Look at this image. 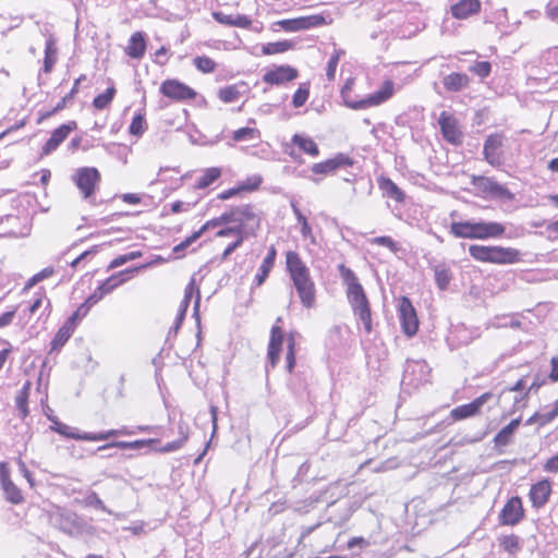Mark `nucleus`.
I'll return each mask as SVG.
<instances>
[{
	"mask_svg": "<svg viewBox=\"0 0 558 558\" xmlns=\"http://www.w3.org/2000/svg\"><path fill=\"white\" fill-rule=\"evenodd\" d=\"M353 165V160L344 154H338L331 159L323 162L314 163L312 167L313 173L316 174H328L337 170L338 168L350 167Z\"/></svg>",
	"mask_w": 558,
	"mask_h": 558,
	"instance_id": "6ab92c4d",
	"label": "nucleus"
},
{
	"mask_svg": "<svg viewBox=\"0 0 558 558\" xmlns=\"http://www.w3.org/2000/svg\"><path fill=\"white\" fill-rule=\"evenodd\" d=\"M282 331L277 325L272 326L270 340L268 344V360L272 367H275L280 359L281 345H282Z\"/></svg>",
	"mask_w": 558,
	"mask_h": 558,
	"instance_id": "b1692460",
	"label": "nucleus"
},
{
	"mask_svg": "<svg viewBox=\"0 0 558 558\" xmlns=\"http://www.w3.org/2000/svg\"><path fill=\"white\" fill-rule=\"evenodd\" d=\"M29 389L31 383L27 381L15 397L16 409L20 413L21 418H25L28 415L27 400Z\"/></svg>",
	"mask_w": 558,
	"mask_h": 558,
	"instance_id": "f704fd0d",
	"label": "nucleus"
},
{
	"mask_svg": "<svg viewBox=\"0 0 558 558\" xmlns=\"http://www.w3.org/2000/svg\"><path fill=\"white\" fill-rule=\"evenodd\" d=\"M230 222H232L231 209L228 211H225L220 217L207 221L205 225L202 226V228L199 229V232L203 234L205 231H207L210 228H216L218 226L230 223Z\"/></svg>",
	"mask_w": 558,
	"mask_h": 558,
	"instance_id": "09e8293b",
	"label": "nucleus"
},
{
	"mask_svg": "<svg viewBox=\"0 0 558 558\" xmlns=\"http://www.w3.org/2000/svg\"><path fill=\"white\" fill-rule=\"evenodd\" d=\"M293 47V43L289 40L268 43L263 47L264 54H276L282 53L290 50Z\"/></svg>",
	"mask_w": 558,
	"mask_h": 558,
	"instance_id": "ea45409f",
	"label": "nucleus"
},
{
	"mask_svg": "<svg viewBox=\"0 0 558 558\" xmlns=\"http://www.w3.org/2000/svg\"><path fill=\"white\" fill-rule=\"evenodd\" d=\"M378 185H379V189L383 191V193L387 197L392 198L399 203L403 202L404 193L389 178H385V177L379 178Z\"/></svg>",
	"mask_w": 558,
	"mask_h": 558,
	"instance_id": "cd10ccee",
	"label": "nucleus"
},
{
	"mask_svg": "<svg viewBox=\"0 0 558 558\" xmlns=\"http://www.w3.org/2000/svg\"><path fill=\"white\" fill-rule=\"evenodd\" d=\"M339 274L347 286V298L353 313L360 318L367 333L372 331V314L367 296L357 277L343 264L338 266Z\"/></svg>",
	"mask_w": 558,
	"mask_h": 558,
	"instance_id": "f257e3e1",
	"label": "nucleus"
},
{
	"mask_svg": "<svg viewBox=\"0 0 558 558\" xmlns=\"http://www.w3.org/2000/svg\"><path fill=\"white\" fill-rule=\"evenodd\" d=\"M352 87L353 80L349 78L341 88V97L343 98L344 105L354 110H361L367 107L378 106L388 100L395 93V83L390 80H387L383 83V85L377 92L373 93L366 98L355 101L350 99V93L352 90Z\"/></svg>",
	"mask_w": 558,
	"mask_h": 558,
	"instance_id": "20e7f679",
	"label": "nucleus"
},
{
	"mask_svg": "<svg viewBox=\"0 0 558 558\" xmlns=\"http://www.w3.org/2000/svg\"><path fill=\"white\" fill-rule=\"evenodd\" d=\"M438 123L445 140L452 144L461 142V132L457 128L456 120L447 112H441Z\"/></svg>",
	"mask_w": 558,
	"mask_h": 558,
	"instance_id": "aec40b11",
	"label": "nucleus"
},
{
	"mask_svg": "<svg viewBox=\"0 0 558 558\" xmlns=\"http://www.w3.org/2000/svg\"><path fill=\"white\" fill-rule=\"evenodd\" d=\"M539 416V426H544L550 422H553L557 416L558 412H556L555 409H551L550 411L546 413H538Z\"/></svg>",
	"mask_w": 558,
	"mask_h": 558,
	"instance_id": "69168bd1",
	"label": "nucleus"
},
{
	"mask_svg": "<svg viewBox=\"0 0 558 558\" xmlns=\"http://www.w3.org/2000/svg\"><path fill=\"white\" fill-rule=\"evenodd\" d=\"M276 255H277V251H276L275 246L271 245L269 247L267 255L265 256L262 265L258 268V272L255 276L254 282L256 283V286H262L265 282V280L267 279L271 268L275 265Z\"/></svg>",
	"mask_w": 558,
	"mask_h": 558,
	"instance_id": "a878e982",
	"label": "nucleus"
},
{
	"mask_svg": "<svg viewBox=\"0 0 558 558\" xmlns=\"http://www.w3.org/2000/svg\"><path fill=\"white\" fill-rule=\"evenodd\" d=\"M292 143L298 145L299 148L307 155L316 157L319 154L317 144L311 137H305V136L295 134L292 137Z\"/></svg>",
	"mask_w": 558,
	"mask_h": 558,
	"instance_id": "7c9ffc66",
	"label": "nucleus"
},
{
	"mask_svg": "<svg viewBox=\"0 0 558 558\" xmlns=\"http://www.w3.org/2000/svg\"><path fill=\"white\" fill-rule=\"evenodd\" d=\"M295 366L294 340L290 339L288 342V351L286 356V367L289 373H292Z\"/></svg>",
	"mask_w": 558,
	"mask_h": 558,
	"instance_id": "13d9d810",
	"label": "nucleus"
},
{
	"mask_svg": "<svg viewBox=\"0 0 558 558\" xmlns=\"http://www.w3.org/2000/svg\"><path fill=\"white\" fill-rule=\"evenodd\" d=\"M505 136L499 133L490 134L484 143L483 154L485 160L493 167H499L504 162L501 148L504 146Z\"/></svg>",
	"mask_w": 558,
	"mask_h": 558,
	"instance_id": "6e6552de",
	"label": "nucleus"
},
{
	"mask_svg": "<svg viewBox=\"0 0 558 558\" xmlns=\"http://www.w3.org/2000/svg\"><path fill=\"white\" fill-rule=\"evenodd\" d=\"M480 9V0H460L451 5V13L456 19L463 20L477 13Z\"/></svg>",
	"mask_w": 558,
	"mask_h": 558,
	"instance_id": "393cba45",
	"label": "nucleus"
},
{
	"mask_svg": "<svg viewBox=\"0 0 558 558\" xmlns=\"http://www.w3.org/2000/svg\"><path fill=\"white\" fill-rule=\"evenodd\" d=\"M114 95L116 88L113 86L108 87L102 94L94 98V107L99 110L105 109L112 101Z\"/></svg>",
	"mask_w": 558,
	"mask_h": 558,
	"instance_id": "a19ab883",
	"label": "nucleus"
},
{
	"mask_svg": "<svg viewBox=\"0 0 558 558\" xmlns=\"http://www.w3.org/2000/svg\"><path fill=\"white\" fill-rule=\"evenodd\" d=\"M89 306L85 303H83L69 318L66 322H72V326L73 327H76V323L78 319H81L82 317L86 316L88 311H89Z\"/></svg>",
	"mask_w": 558,
	"mask_h": 558,
	"instance_id": "bf43d9fd",
	"label": "nucleus"
},
{
	"mask_svg": "<svg viewBox=\"0 0 558 558\" xmlns=\"http://www.w3.org/2000/svg\"><path fill=\"white\" fill-rule=\"evenodd\" d=\"M372 244L385 246L389 248L392 253H398L400 250V245L391 238L387 235L376 236L369 240Z\"/></svg>",
	"mask_w": 558,
	"mask_h": 558,
	"instance_id": "8fccbe9b",
	"label": "nucleus"
},
{
	"mask_svg": "<svg viewBox=\"0 0 558 558\" xmlns=\"http://www.w3.org/2000/svg\"><path fill=\"white\" fill-rule=\"evenodd\" d=\"M435 281L439 290L445 291L452 279L450 268L445 264H439L434 267Z\"/></svg>",
	"mask_w": 558,
	"mask_h": 558,
	"instance_id": "c756f323",
	"label": "nucleus"
},
{
	"mask_svg": "<svg viewBox=\"0 0 558 558\" xmlns=\"http://www.w3.org/2000/svg\"><path fill=\"white\" fill-rule=\"evenodd\" d=\"M195 292L197 295H196V300L194 302L193 311H194V316H196L197 320L199 322L198 308H199V303H201V294H199V290L195 286V279L192 278L191 281L189 282V284L184 289V298L183 299L192 300L193 294Z\"/></svg>",
	"mask_w": 558,
	"mask_h": 558,
	"instance_id": "37998d69",
	"label": "nucleus"
},
{
	"mask_svg": "<svg viewBox=\"0 0 558 558\" xmlns=\"http://www.w3.org/2000/svg\"><path fill=\"white\" fill-rule=\"evenodd\" d=\"M85 505L88 507H93L102 512H107L111 514V511L106 507L104 501L99 498V496L95 492H90L85 498Z\"/></svg>",
	"mask_w": 558,
	"mask_h": 558,
	"instance_id": "603ef678",
	"label": "nucleus"
},
{
	"mask_svg": "<svg viewBox=\"0 0 558 558\" xmlns=\"http://www.w3.org/2000/svg\"><path fill=\"white\" fill-rule=\"evenodd\" d=\"M100 179V172L95 167L78 168L72 175L73 182L85 199L92 197L95 194Z\"/></svg>",
	"mask_w": 558,
	"mask_h": 558,
	"instance_id": "0eeeda50",
	"label": "nucleus"
},
{
	"mask_svg": "<svg viewBox=\"0 0 558 558\" xmlns=\"http://www.w3.org/2000/svg\"><path fill=\"white\" fill-rule=\"evenodd\" d=\"M236 235V238L241 235H243L244 238L246 236L243 231L238 227H227L225 229H221L217 232V236H229V235Z\"/></svg>",
	"mask_w": 558,
	"mask_h": 558,
	"instance_id": "0e129e2a",
	"label": "nucleus"
},
{
	"mask_svg": "<svg viewBox=\"0 0 558 558\" xmlns=\"http://www.w3.org/2000/svg\"><path fill=\"white\" fill-rule=\"evenodd\" d=\"M219 99L225 104H231L240 98L239 88L235 85L226 86L219 89Z\"/></svg>",
	"mask_w": 558,
	"mask_h": 558,
	"instance_id": "a18cd8bd",
	"label": "nucleus"
},
{
	"mask_svg": "<svg viewBox=\"0 0 558 558\" xmlns=\"http://www.w3.org/2000/svg\"><path fill=\"white\" fill-rule=\"evenodd\" d=\"M521 423V418L512 420L508 425L501 428L497 435L494 437V444L496 448H504L511 442V438L519 427Z\"/></svg>",
	"mask_w": 558,
	"mask_h": 558,
	"instance_id": "bb28decb",
	"label": "nucleus"
},
{
	"mask_svg": "<svg viewBox=\"0 0 558 558\" xmlns=\"http://www.w3.org/2000/svg\"><path fill=\"white\" fill-rule=\"evenodd\" d=\"M298 75L296 69L290 65H279L272 70H268L263 75V81L270 85H281L295 80Z\"/></svg>",
	"mask_w": 558,
	"mask_h": 558,
	"instance_id": "2eb2a0df",
	"label": "nucleus"
},
{
	"mask_svg": "<svg viewBox=\"0 0 558 558\" xmlns=\"http://www.w3.org/2000/svg\"><path fill=\"white\" fill-rule=\"evenodd\" d=\"M253 180H254V182L251 185H240L238 187L229 189V190L220 193L218 195V197L220 199H229V198L233 197L234 195H236L241 191H254V190L258 189V186L262 183V178L259 175H255V178Z\"/></svg>",
	"mask_w": 558,
	"mask_h": 558,
	"instance_id": "e433bc0d",
	"label": "nucleus"
},
{
	"mask_svg": "<svg viewBox=\"0 0 558 558\" xmlns=\"http://www.w3.org/2000/svg\"><path fill=\"white\" fill-rule=\"evenodd\" d=\"M244 236L240 234L239 238L232 243H230L223 251L221 255V259H227L242 243H243Z\"/></svg>",
	"mask_w": 558,
	"mask_h": 558,
	"instance_id": "680f3d73",
	"label": "nucleus"
},
{
	"mask_svg": "<svg viewBox=\"0 0 558 558\" xmlns=\"http://www.w3.org/2000/svg\"><path fill=\"white\" fill-rule=\"evenodd\" d=\"M123 279H118V276L113 275L109 277L107 280L101 282V284L98 286V288L102 291V293L109 294L111 293L117 287L123 283Z\"/></svg>",
	"mask_w": 558,
	"mask_h": 558,
	"instance_id": "4d7b16f0",
	"label": "nucleus"
},
{
	"mask_svg": "<svg viewBox=\"0 0 558 558\" xmlns=\"http://www.w3.org/2000/svg\"><path fill=\"white\" fill-rule=\"evenodd\" d=\"M193 64L203 73H213L216 70V62L206 56H198L193 59Z\"/></svg>",
	"mask_w": 558,
	"mask_h": 558,
	"instance_id": "c03bdc74",
	"label": "nucleus"
},
{
	"mask_svg": "<svg viewBox=\"0 0 558 558\" xmlns=\"http://www.w3.org/2000/svg\"><path fill=\"white\" fill-rule=\"evenodd\" d=\"M0 484L7 501L19 505L24 497L21 489L11 481L10 470L5 462H0Z\"/></svg>",
	"mask_w": 558,
	"mask_h": 558,
	"instance_id": "9b49d317",
	"label": "nucleus"
},
{
	"mask_svg": "<svg viewBox=\"0 0 558 558\" xmlns=\"http://www.w3.org/2000/svg\"><path fill=\"white\" fill-rule=\"evenodd\" d=\"M325 23L323 15L302 16L298 19L282 20L278 24L287 32H298L320 26Z\"/></svg>",
	"mask_w": 558,
	"mask_h": 558,
	"instance_id": "4468645a",
	"label": "nucleus"
},
{
	"mask_svg": "<svg viewBox=\"0 0 558 558\" xmlns=\"http://www.w3.org/2000/svg\"><path fill=\"white\" fill-rule=\"evenodd\" d=\"M146 129L145 118L142 114H136L133 117L132 122L129 126L130 134L134 136H141Z\"/></svg>",
	"mask_w": 558,
	"mask_h": 558,
	"instance_id": "3c124183",
	"label": "nucleus"
},
{
	"mask_svg": "<svg viewBox=\"0 0 558 558\" xmlns=\"http://www.w3.org/2000/svg\"><path fill=\"white\" fill-rule=\"evenodd\" d=\"M177 429H178V435H179V438L177 440H182V445H184L186 442V440L189 439V434H190L189 424L181 418L177 424Z\"/></svg>",
	"mask_w": 558,
	"mask_h": 558,
	"instance_id": "052dcab7",
	"label": "nucleus"
},
{
	"mask_svg": "<svg viewBox=\"0 0 558 558\" xmlns=\"http://www.w3.org/2000/svg\"><path fill=\"white\" fill-rule=\"evenodd\" d=\"M543 470L547 473H558V453L544 463Z\"/></svg>",
	"mask_w": 558,
	"mask_h": 558,
	"instance_id": "e2e57ef3",
	"label": "nucleus"
},
{
	"mask_svg": "<svg viewBox=\"0 0 558 558\" xmlns=\"http://www.w3.org/2000/svg\"><path fill=\"white\" fill-rule=\"evenodd\" d=\"M53 524L66 534H73L81 529L78 515L66 509H58L51 514Z\"/></svg>",
	"mask_w": 558,
	"mask_h": 558,
	"instance_id": "ddd939ff",
	"label": "nucleus"
},
{
	"mask_svg": "<svg viewBox=\"0 0 558 558\" xmlns=\"http://www.w3.org/2000/svg\"><path fill=\"white\" fill-rule=\"evenodd\" d=\"M133 432H128L125 429H110L101 433H83L81 436V440H89V441H99L107 440L110 437L118 435H132Z\"/></svg>",
	"mask_w": 558,
	"mask_h": 558,
	"instance_id": "2f4dec72",
	"label": "nucleus"
},
{
	"mask_svg": "<svg viewBox=\"0 0 558 558\" xmlns=\"http://www.w3.org/2000/svg\"><path fill=\"white\" fill-rule=\"evenodd\" d=\"M49 420L53 423V426H51V429L54 430L56 433H58V434H60L62 436H65L68 438L81 440L82 434L74 433L72 430V427H70L69 425L63 424V423H61V422H59V421H57L56 418H52V417H49Z\"/></svg>",
	"mask_w": 558,
	"mask_h": 558,
	"instance_id": "79ce46f5",
	"label": "nucleus"
},
{
	"mask_svg": "<svg viewBox=\"0 0 558 558\" xmlns=\"http://www.w3.org/2000/svg\"><path fill=\"white\" fill-rule=\"evenodd\" d=\"M213 16L220 24L233 26V15L225 14L222 12H214Z\"/></svg>",
	"mask_w": 558,
	"mask_h": 558,
	"instance_id": "338daca9",
	"label": "nucleus"
},
{
	"mask_svg": "<svg viewBox=\"0 0 558 558\" xmlns=\"http://www.w3.org/2000/svg\"><path fill=\"white\" fill-rule=\"evenodd\" d=\"M75 327L72 326V322H65V324L57 331L56 336L51 341V350H58L62 348L74 332Z\"/></svg>",
	"mask_w": 558,
	"mask_h": 558,
	"instance_id": "c85d7f7f",
	"label": "nucleus"
},
{
	"mask_svg": "<svg viewBox=\"0 0 558 558\" xmlns=\"http://www.w3.org/2000/svg\"><path fill=\"white\" fill-rule=\"evenodd\" d=\"M160 93L177 101L193 99L196 96L194 89L177 80L165 81L160 86Z\"/></svg>",
	"mask_w": 558,
	"mask_h": 558,
	"instance_id": "9d476101",
	"label": "nucleus"
},
{
	"mask_svg": "<svg viewBox=\"0 0 558 558\" xmlns=\"http://www.w3.org/2000/svg\"><path fill=\"white\" fill-rule=\"evenodd\" d=\"M551 494V484L549 480L544 478L531 486L529 497L532 506L536 509L544 507Z\"/></svg>",
	"mask_w": 558,
	"mask_h": 558,
	"instance_id": "a211bd4d",
	"label": "nucleus"
},
{
	"mask_svg": "<svg viewBox=\"0 0 558 558\" xmlns=\"http://www.w3.org/2000/svg\"><path fill=\"white\" fill-rule=\"evenodd\" d=\"M399 317L403 332L412 337L418 329V320L415 310L408 298H402L399 306Z\"/></svg>",
	"mask_w": 558,
	"mask_h": 558,
	"instance_id": "1a4fd4ad",
	"label": "nucleus"
},
{
	"mask_svg": "<svg viewBox=\"0 0 558 558\" xmlns=\"http://www.w3.org/2000/svg\"><path fill=\"white\" fill-rule=\"evenodd\" d=\"M287 269L293 281L301 303L311 308L315 303V283L311 278L310 269L296 252L289 251L286 255Z\"/></svg>",
	"mask_w": 558,
	"mask_h": 558,
	"instance_id": "f03ea898",
	"label": "nucleus"
},
{
	"mask_svg": "<svg viewBox=\"0 0 558 558\" xmlns=\"http://www.w3.org/2000/svg\"><path fill=\"white\" fill-rule=\"evenodd\" d=\"M310 96V89L305 84L300 85L292 98V105L295 108L302 107Z\"/></svg>",
	"mask_w": 558,
	"mask_h": 558,
	"instance_id": "5fc2aeb1",
	"label": "nucleus"
},
{
	"mask_svg": "<svg viewBox=\"0 0 558 558\" xmlns=\"http://www.w3.org/2000/svg\"><path fill=\"white\" fill-rule=\"evenodd\" d=\"M76 129V122L71 121L69 123L62 124L57 128L50 138L46 142L43 150L45 154H49L52 150L57 149V147L68 137L71 131Z\"/></svg>",
	"mask_w": 558,
	"mask_h": 558,
	"instance_id": "412c9836",
	"label": "nucleus"
},
{
	"mask_svg": "<svg viewBox=\"0 0 558 558\" xmlns=\"http://www.w3.org/2000/svg\"><path fill=\"white\" fill-rule=\"evenodd\" d=\"M344 54V51L342 49H336L330 57L327 69H326V76L328 81H333L336 76V70L339 63L340 58Z\"/></svg>",
	"mask_w": 558,
	"mask_h": 558,
	"instance_id": "49530a36",
	"label": "nucleus"
},
{
	"mask_svg": "<svg viewBox=\"0 0 558 558\" xmlns=\"http://www.w3.org/2000/svg\"><path fill=\"white\" fill-rule=\"evenodd\" d=\"M524 515V509L521 498L515 496L511 497L499 513V523L501 525H515Z\"/></svg>",
	"mask_w": 558,
	"mask_h": 558,
	"instance_id": "f8f14e48",
	"label": "nucleus"
},
{
	"mask_svg": "<svg viewBox=\"0 0 558 558\" xmlns=\"http://www.w3.org/2000/svg\"><path fill=\"white\" fill-rule=\"evenodd\" d=\"M471 78L468 74L452 72L442 77V85L447 92L460 93L470 86Z\"/></svg>",
	"mask_w": 558,
	"mask_h": 558,
	"instance_id": "4be33fe9",
	"label": "nucleus"
},
{
	"mask_svg": "<svg viewBox=\"0 0 558 558\" xmlns=\"http://www.w3.org/2000/svg\"><path fill=\"white\" fill-rule=\"evenodd\" d=\"M490 397L492 395L489 392H486L468 404H462L452 409L450 413L451 417L456 421H460L474 416L480 412L482 407L490 399Z\"/></svg>",
	"mask_w": 558,
	"mask_h": 558,
	"instance_id": "dca6fc26",
	"label": "nucleus"
},
{
	"mask_svg": "<svg viewBox=\"0 0 558 558\" xmlns=\"http://www.w3.org/2000/svg\"><path fill=\"white\" fill-rule=\"evenodd\" d=\"M474 184L483 192L494 196L506 199H513V194L504 185L499 184L493 178L478 177L474 178Z\"/></svg>",
	"mask_w": 558,
	"mask_h": 558,
	"instance_id": "f3484780",
	"label": "nucleus"
},
{
	"mask_svg": "<svg viewBox=\"0 0 558 558\" xmlns=\"http://www.w3.org/2000/svg\"><path fill=\"white\" fill-rule=\"evenodd\" d=\"M146 51V35L143 32H135L131 35L125 47V53L133 59H142Z\"/></svg>",
	"mask_w": 558,
	"mask_h": 558,
	"instance_id": "5701e85b",
	"label": "nucleus"
},
{
	"mask_svg": "<svg viewBox=\"0 0 558 558\" xmlns=\"http://www.w3.org/2000/svg\"><path fill=\"white\" fill-rule=\"evenodd\" d=\"M221 175L219 168H208L197 180L196 186L198 189H206L214 183Z\"/></svg>",
	"mask_w": 558,
	"mask_h": 558,
	"instance_id": "58836bf2",
	"label": "nucleus"
},
{
	"mask_svg": "<svg viewBox=\"0 0 558 558\" xmlns=\"http://www.w3.org/2000/svg\"><path fill=\"white\" fill-rule=\"evenodd\" d=\"M202 236V233L199 230L193 232L190 236H187L185 240L180 242L173 247V253L177 255V257L183 256L185 250L192 245L196 240H198Z\"/></svg>",
	"mask_w": 558,
	"mask_h": 558,
	"instance_id": "de8ad7c7",
	"label": "nucleus"
},
{
	"mask_svg": "<svg viewBox=\"0 0 558 558\" xmlns=\"http://www.w3.org/2000/svg\"><path fill=\"white\" fill-rule=\"evenodd\" d=\"M469 253L478 262L501 265L517 263L520 255L515 248L478 244L470 245Z\"/></svg>",
	"mask_w": 558,
	"mask_h": 558,
	"instance_id": "39448f33",
	"label": "nucleus"
},
{
	"mask_svg": "<svg viewBox=\"0 0 558 558\" xmlns=\"http://www.w3.org/2000/svg\"><path fill=\"white\" fill-rule=\"evenodd\" d=\"M499 546L507 551L510 555L517 554L521 546H520V539L517 535L510 534V535H501L498 538Z\"/></svg>",
	"mask_w": 558,
	"mask_h": 558,
	"instance_id": "c9c22d12",
	"label": "nucleus"
},
{
	"mask_svg": "<svg viewBox=\"0 0 558 558\" xmlns=\"http://www.w3.org/2000/svg\"><path fill=\"white\" fill-rule=\"evenodd\" d=\"M470 71L477 76L485 78L492 72V64L488 61H478L470 66Z\"/></svg>",
	"mask_w": 558,
	"mask_h": 558,
	"instance_id": "6e6d98bb",
	"label": "nucleus"
},
{
	"mask_svg": "<svg viewBox=\"0 0 558 558\" xmlns=\"http://www.w3.org/2000/svg\"><path fill=\"white\" fill-rule=\"evenodd\" d=\"M230 209L232 222H236L246 236L255 234L260 226V217L255 206L245 204Z\"/></svg>",
	"mask_w": 558,
	"mask_h": 558,
	"instance_id": "423d86ee",
	"label": "nucleus"
},
{
	"mask_svg": "<svg viewBox=\"0 0 558 558\" xmlns=\"http://www.w3.org/2000/svg\"><path fill=\"white\" fill-rule=\"evenodd\" d=\"M57 61V48L53 38H48L45 45L44 72L49 73Z\"/></svg>",
	"mask_w": 558,
	"mask_h": 558,
	"instance_id": "72a5a7b5",
	"label": "nucleus"
},
{
	"mask_svg": "<svg viewBox=\"0 0 558 558\" xmlns=\"http://www.w3.org/2000/svg\"><path fill=\"white\" fill-rule=\"evenodd\" d=\"M142 256V253L140 251L130 252L128 254L120 255L116 257L110 264L109 269L118 268L122 265H124L128 262L134 260Z\"/></svg>",
	"mask_w": 558,
	"mask_h": 558,
	"instance_id": "864d4df0",
	"label": "nucleus"
},
{
	"mask_svg": "<svg viewBox=\"0 0 558 558\" xmlns=\"http://www.w3.org/2000/svg\"><path fill=\"white\" fill-rule=\"evenodd\" d=\"M105 296V294L102 293V291L97 288L87 299L86 301L84 302L85 304H87L89 306V308L95 305L96 303H98L102 298Z\"/></svg>",
	"mask_w": 558,
	"mask_h": 558,
	"instance_id": "774afa93",
	"label": "nucleus"
},
{
	"mask_svg": "<svg viewBox=\"0 0 558 558\" xmlns=\"http://www.w3.org/2000/svg\"><path fill=\"white\" fill-rule=\"evenodd\" d=\"M450 232L460 239L486 240L504 234L505 227L495 221H460L451 223Z\"/></svg>",
	"mask_w": 558,
	"mask_h": 558,
	"instance_id": "7ed1b4c3",
	"label": "nucleus"
},
{
	"mask_svg": "<svg viewBox=\"0 0 558 558\" xmlns=\"http://www.w3.org/2000/svg\"><path fill=\"white\" fill-rule=\"evenodd\" d=\"M158 442L157 439H148V440H135V441H116L105 446H100L98 451L106 450L108 448L117 447L120 449H141L146 445H151Z\"/></svg>",
	"mask_w": 558,
	"mask_h": 558,
	"instance_id": "473e14b6",
	"label": "nucleus"
},
{
	"mask_svg": "<svg viewBox=\"0 0 558 558\" xmlns=\"http://www.w3.org/2000/svg\"><path fill=\"white\" fill-rule=\"evenodd\" d=\"M232 138L235 142H250L259 138V131L254 128H241L235 130L232 134Z\"/></svg>",
	"mask_w": 558,
	"mask_h": 558,
	"instance_id": "4c0bfd02",
	"label": "nucleus"
}]
</instances>
